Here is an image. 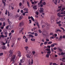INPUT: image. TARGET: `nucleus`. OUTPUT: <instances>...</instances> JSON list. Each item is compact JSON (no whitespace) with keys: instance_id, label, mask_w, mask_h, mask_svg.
I'll list each match as a JSON object with an SVG mask.
<instances>
[{"instance_id":"8fccbe9b","label":"nucleus","mask_w":65,"mask_h":65,"mask_svg":"<svg viewBox=\"0 0 65 65\" xmlns=\"http://www.w3.org/2000/svg\"><path fill=\"white\" fill-rule=\"evenodd\" d=\"M15 18H18V17H19V16H18V15H17L15 16Z\"/></svg>"},{"instance_id":"39448f33","label":"nucleus","mask_w":65,"mask_h":65,"mask_svg":"<svg viewBox=\"0 0 65 65\" xmlns=\"http://www.w3.org/2000/svg\"><path fill=\"white\" fill-rule=\"evenodd\" d=\"M25 61V58H23L22 59H21L20 60V63H24V62Z\"/></svg>"},{"instance_id":"a19ab883","label":"nucleus","mask_w":65,"mask_h":65,"mask_svg":"<svg viewBox=\"0 0 65 65\" xmlns=\"http://www.w3.org/2000/svg\"><path fill=\"white\" fill-rule=\"evenodd\" d=\"M57 15L58 17H60V14L59 13L57 14Z\"/></svg>"},{"instance_id":"423d86ee","label":"nucleus","mask_w":65,"mask_h":65,"mask_svg":"<svg viewBox=\"0 0 65 65\" xmlns=\"http://www.w3.org/2000/svg\"><path fill=\"white\" fill-rule=\"evenodd\" d=\"M43 8L42 7H41L40 8V10H39V12H43Z\"/></svg>"},{"instance_id":"603ef678","label":"nucleus","mask_w":65,"mask_h":65,"mask_svg":"<svg viewBox=\"0 0 65 65\" xmlns=\"http://www.w3.org/2000/svg\"><path fill=\"white\" fill-rule=\"evenodd\" d=\"M32 53L33 54V55H34L35 54V52L34 51H33L32 52Z\"/></svg>"},{"instance_id":"f8f14e48","label":"nucleus","mask_w":65,"mask_h":65,"mask_svg":"<svg viewBox=\"0 0 65 65\" xmlns=\"http://www.w3.org/2000/svg\"><path fill=\"white\" fill-rule=\"evenodd\" d=\"M4 1H5V2H6V0H2L3 3L4 4V6H5V5H6V3H5V2Z\"/></svg>"},{"instance_id":"6e6d98bb","label":"nucleus","mask_w":65,"mask_h":65,"mask_svg":"<svg viewBox=\"0 0 65 65\" xmlns=\"http://www.w3.org/2000/svg\"><path fill=\"white\" fill-rule=\"evenodd\" d=\"M47 47L49 48H51V46L50 45H48V46H47L46 47V48H47Z\"/></svg>"},{"instance_id":"0e129e2a","label":"nucleus","mask_w":65,"mask_h":65,"mask_svg":"<svg viewBox=\"0 0 65 65\" xmlns=\"http://www.w3.org/2000/svg\"><path fill=\"white\" fill-rule=\"evenodd\" d=\"M12 34V33L11 32H10L9 34V36H11V35Z\"/></svg>"},{"instance_id":"c756f323","label":"nucleus","mask_w":65,"mask_h":65,"mask_svg":"<svg viewBox=\"0 0 65 65\" xmlns=\"http://www.w3.org/2000/svg\"><path fill=\"white\" fill-rule=\"evenodd\" d=\"M38 31L39 33H42V31H41L40 29H39Z\"/></svg>"},{"instance_id":"69168bd1","label":"nucleus","mask_w":65,"mask_h":65,"mask_svg":"<svg viewBox=\"0 0 65 65\" xmlns=\"http://www.w3.org/2000/svg\"><path fill=\"white\" fill-rule=\"evenodd\" d=\"M14 32V31L13 30H12L11 31V33H13Z\"/></svg>"},{"instance_id":"473e14b6","label":"nucleus","mask_w":65,"mask_h":65,"mask_svg":"<svg viewBox=\"0 0 65 65\" xmlns=\"http://www.w3.org/2000/svg\"><path fill=\"white\" fill-rule=\"evenodd\" d=\"M50 46L51 47H54V46H55V45L53 44H52Z\"/></svg>"},{"instance_id":"1a4fd4ad","label":"nucleus","mask_w":65,"mask_h":65,"mask_svg":"<svg viewBox=\"0 0 65 65\" xmlns=\"http://www.w3.org/2000/svg\"><path fill=\"white\" fill-rule=\"evenodd\" d=\"M4 34L5 35H7V30L5 29L4 30Z\"/></svg>"},{"instance_id":"864d4df0","label":"nucleus","mask_w":65,"mask_h":65,"mask_svg":"<svg viewBox=\"0 0 65 65\" xmlns=\"http://www.w3.org/2000/svg\"><path fill=\"white\" fill-rule=\"evenodd\" d=\"M1 37H3V38H4V37H5V36H4V35H1Z\"/></svg>"},{"instance_id":"052dcab7","label":"nucleus","mask_w":65,"mask_h":65,"mask_svg":"<svg viewBox=\"0 0 65 65\" xmlns=\"http://www.w3.org/2000/svg\"><path fill=\"white\" fill-rule=\"evenodd\" d=\"M0 20L1 21H3V19L1 18H0Z\"/></svg>"},{"instance_id":"72a5a7b5","label":"nucleus","mask_w":65,"mask_h":65,"mask_svg":"<svg viewBox=\"0 0 65 65\" xmlns=\"http://www.w3.org/2000/svg\"><path fill=\"white\" fill-rule=\"evenodd\" d=\"M34 35L35 36H38V34L37 33H35Z\"/></svg>"},{"instance_id":"c85d7f7f","label":"nucleus","mask_w":65,"mask_h":65,"mask_svg":"<svg viewBox=\"0 0 65 65\" xmlns=\"http://www.w3.org/2000/svg\"><path fill=\"white\" fill-rule=\"evenodd\" d=\"M23 10L24 11H28V9H26V8H24V9Z\"/></svg>"},{"instance_id":"a18cd8bd","label":"nucleus","mask_w":65,"mask_h":65,"mask_svg":"<svg viewBox=\"0 0 65 65\" xmlns=\"http://www.w3.org/2000/svg\"><path fill=\"white\" fill-rule=\"evenodd\" d=\"M47 43H48V42L47 41L45 42H44V44H46Z\"/></svg>"},{"instance_id":"f03ea898","label":"nucleus","mask_w":65,"mask_h":65,"mask_svg":"<svg viewBox=\"0 0 65 65\" xmlns=\"http://www.w3.org/2000/svg\"><path fill=\"white\" fill-rule=\"evenodd\" d=\"M15 56L14 55H13L12 56V57H11V61H13L14 60V59H15Z\"/></svg>"},{"instance_id":"e2e57ef3","label":"nucleus","mask_w":65,"mask_h":65,"mask_svg":"<svg viewBox=\"0 0 65 65\" xmlns=\"http://www.w3.org/2000/svg\"><path fill=\"white\" fill-rule=\"evenodd\" d=\"M57 49L56 47H55L53 49L54 50H56V49Z\"/></svg>"},{"instance_id":"f3484780","label":"nucleus","mask_w":65,"mask_h":65,"mask_svg":"<svg viewBox=\"0 0 65 65\" xmlns=\"http://www.w3.org/2000/svg\"><path fill=\"white\" fill-rule=\"evenodd\" d=\"M51 23H53L54 22V20L53 19V18H51Z\"/></svg>"},{"instance_id":"4468645a","label":"nucleus","mask_w":65,"mask_h":65,"mask_svg":"<svg viewBox=\"0 0 65 65\" xmlns=\"http://www.w3.org/2000/svg\"><path fill=\"white\" fill-rule=\"evenodd\" d=\"M2 48L3 50H5V49H6V47L4 46H2Z\"/></svg>"},{"instance_id":"ea45409f","label":"nucleus","mask_w":65,"mask_h":65,"mask_svg":"<svg viewBox=\"0 0 65 65\" xmlns=\"http://www.w3.org/2000/svg\"><path fill=\"white\" fill-rule=\"evenodd\" d=\"M61 23V21H60L59 22H57V24H60Z\"/></svg>"},{"instance_id":"cd10ccee","label":"nucleus","mask_w":65,"mask_h":65,"mask_svg":"<svg viewBox=\"0 0 65 65\" xmlns=\"http://www.w3.org/2000/svg\"><path fill=\"white\" fill-rule=\"evenodd\" d=\"M46 50L48 52H50L51 51V50H50V49H48V48L46 49Z\"/></svg>"},{"instance_id":"09e8293b","label":"nucleus","mask_w":65,"mask_h":65,"mask_svg":"<svg viewBox=\"0 0 65 65\" xmlns=\"http://www.w3.org/2000/svg\"><path fill=\"white\" fill-rule=\"evenodd\" d=\"M3 55V53H1L0 54V56H1L2 55Z\"/></svg>"},{"instance_id":"5701e85b","label":"nucleus","mask_w":65,"mask_h":65,"mask_svg":"<svg viewBox=\"0 0 65 65\" xmlns=\"http://www.w3.org/2000/svg\"><path fill=\"white\" fill-rule=\"evenodd\" d=\"M23 18V17H22V16H20L19 19V20H21V19H22Z\"/></svg>"},{"instance_id":"58836bf2","label":"nucleus","mask_w":65,"mask_h":65,"mask_svg":"<svg viewBox=\"0 0 65 65\" xmlns=\"http://www.w3.org/2000/svg\"><path fill=\"white\" fill-rule=\"evenodd\" d=\"M64 9H65V8H62V9L61 10V11H64Z\"/></svg>"},{"instance_id":"4d7b16f0","label":"nucleus","mask_w":65,"mask_h":65,"mask_svg":"<svg viewBox=\"0 0 65 65\" xmlns=\"http://www.w3.org/2000/svg\"><path fill=\"white\" fill-rule=\"evenodd\" d=\"M60 14H64V12H61L60 13Z\"/></svg>"},{"instance_id":"2f4dec72","label":"nucleus","mask_w":65,"mask_h":65,"mask_svg":"<svg viewBox=\"0 0 65 65\" xmlns=\"http://www.w3.org/2000/svg\"><path fill=\"white\" fill-rule=\"evenodd\" d=\"M51 51H48L47 52V54H49V55H50L51 54Z\"/></svg>"},{"instance_id":"37998d69","label":"nucleus","mask_w":65,"mask_h":65,"mask_svg":"<svg viewBox=\"0 0 65 65\" xmlns=\"http://www.w3.org/2000/svg\"><path fill=\"white\" fill-rule=\"evenodd\" d=\"M53 65H58V64H57L56 63H52Z\"/></svg>"},{"instance_id":"412c9836","label":"nucleus","mask_w":65,"mask_h":65,"mask_svg":"<svg viewBox=\"0 0 65 65\" xmlns=\"http://www.w3.org/2000/svg\"><path fill=\"white\" fill-rule=\"evenodd\" d=\"M8 29H9V30H10V29L11 28V25H8Z\"/></svg>"},{"instance_id":"338daca9","label":"nucleus","mask_w":65,"mask_h":65,"mask_svg":"<svg viewBox=\"0 0 65 65\" xmlns=\"http://www.w3.org/2000/svg\"><path fill=\"white\" fill-rule=\"evenodd\" d=\"M21 5H22V3H20L19 4V6H21Z\"/></svg>"},{"instance_id":"4be33fe9","label":"nucleus","mask_w":65,"mask_h":65,"mask_svg":"<svg viewBox=\"0 0 65 65\" xmlns=\"http://www.w3.org/2000/svg\"><path fill=\"white\" fill-rule=\"evenodd\" d=\"M27 4L28 6V7H30V6L29 5L30 4L29 3V2H27Z\"/></svg>"},{"instance_id":"a878e982","label":"nucleus","mask_w":65,"mask_h":65,"mask_svg":"<svg viewBox=\"0 0 65 65\" xmlns=\"http://www.w3.org/2000/svg\"><path fill=\"white\" fill-rule=\"evenodd\" d=\"M30 40H31V41H34L35 40V39L32 38Z\"/></svg>"},{"instance_id":"9d476101","label":"nucleus","mask_w":65,"mask_h":65,"mask_svg":"<svg viewBox=\"0 0 65 65\" xmlns=\"http://www.w3.org/2000/svg\"><path fill=\"white\" fill-rule=\"evenodd\" d=\"M18 56L19 57H21V52L20 51H19L18 52Z\"/></svg>"},{"instance_id":"7ed1b4c3","label":"nucleus","mask_w":65,"mask_h":65,"mask_svg":"<svg viewBox=\"0 0 65 65\" xmlns=\"http://www.w3.org/2000/svg\"><path fill=\"white\" fill-rule=\"evenodd\" d=\"M9 53H10L9 55V56L10 57H11V56H12V55L13 51H12V50H11L9 51Z\"/></svg>"},{"instance_id":"e433bc0d","label":"nucleus","mask_w":65,"mask_h":65,"mask_svg":"<svg viewBox=\"0 0 65 65\" xmlns=\"http://www.w3.org/2000/svg\"><path fill=\"white\" fill-rule=\"evenodd\" d=\"M60 28L61 29H62V30H63V32H64V31H65V30L64 29V28H63L62 27H60Z\"/></svg>"},{"instance_id":"ddd939ff","label":"nucleus","mask_w":65,"mask_h":65,"mask_svg":"<svg viewBox=\"0 0 65 65\" xmlns=\"http://www.w3.org/2000/svg\"><path fill=\"white\" fill-rule=\"evenodd\" d=\"M7 21H8V22L9 23V24H12V23L11 21H9V19H8Z\"/></svg>"},{"instance_id":"680f3d73","label":"nucleus","mask_w":65,"mask_h":65,"mask_svg":"<svg viewBox=\"0 0 65 65\" xmlns=\"http://www.w3.org/2000/svg\"><path fill=\"white\" fill-rule=\"evenodd\" d=\"M43 43H41V44H40V46H42V45H43Z\"/></svg>"},{"instance_id":"79ce46f5","label":"nucleus","mask_w":65,"mask_h":65,"mask_svg":"<svg viewBox=\"0 0 65 65\" xmlns=\"http://www.w3.org/2000/svg\"><path fill=\"white\" fill-rule=\"evenodd\" d=\"M61 55H64V53H63V52H62L61 53Z\"/></svg>"},{"instance_id":"aec40b11","label":"nucleus","mask_w":65,"mask_h":65,"mask_svg":"<svg viewBox=\"0 0 65 65\" xmlns=\"http://www.w3.org/2000/svg\"><path fill=\"white\" fill-rule=\"evenodd\" d=\"M46 29H47V30H49V27H48V25L46 24Z\"/></svg>"},{"instance_id":"7c9ffc66","label":"nucleus","mask_w":65,"mask_h":65,"mask_svg":"<svg viewBox=\"0 0 65 65\" xmlns=\"http://www.w3.org/2000/svg\"><path fill=\"white\" fill-rule=\"evenodd\" d=\"M25 50L26 51H27V50H28V46L25 47Z\"/></svg>"},{"instance_id":"4c0bfd02","label":"nucleus","mask_w":65,"mask_h":65,"mask_svg":"<svg viewBox=\"0 0 65 65\" xmlns=\"http://www.w3.org/2000/svg\"><path fill=\"white\" fill-rule=\"evenodd\" d=\"M48 44H52V42L50 41L49 42H48Z\"/></svg>"},{"instance_id":"f704fd0d","label":"nucleus","mask_w":65,"mask_h":65,"mask_svg":"<svg viewBox=\"0 0 65 65\" xmlns=\"http://www.w3.org/2000/svg\"><path fill=\"white\" fill-rule=\"evenodd\" d=\"M7 10H6V13H5V14H6V15H7Z\"/></svg>"},{"instance_id":"5fc2aeb1","label":"nucleus","mask_w":65,"mask_h":65,"mask_svg":"<svg viewBox=\"0 0 65 65\" xmlns=\"http://www.w3.org/2000/svg\"><path fill=\"white\" fill-rule=\"evenodd\" d=\"M43 36H44V37H45L46 36L45 34H44V33H43Z\"/></svg>"},{"instance_id":"a211bd4d","label":"nucleus","mask_w":65,"mask_h":65,"mask_svg":"<svg viewBox=\"0 0 65 65\" xmlns=\"http://www.w3.org/2000/svg\"><path fill=\"white\" fill-rule=\"evenodd\" d=\"M63 38V37L62 35H61L60 37L58 39L59 40H61Z\"/></svg>"},{"instance_id":"bf43d9fd","label":"nucleus","mask_w":65,"mask_h":65,"mask_svg":"<svg viewBox=\"0 0 65 65\" xmlns=\"http://www.w3.org/2000/svg\"><path fill=\"white\" fill-rule=\"evenodd\" d=\"M38 1H34V2L35 3H37L38 2Z\"/></svg>"},{"instance_id":"0eeeda50","label":"nucleus","mask_w":65,"mask_h":65,"mask_svg":"<svg viewBox=\"0 0 65 65\" xmlns=\"http://www.w3.org/2000/svg\"><path fill=\"white\" fill-rule=\"evenodd\" d=\"M27 36H28L29 37H31V38H34V36L33 35H32V34H30V35H27Z\"/></svg>"},{"instance_id":"9b49d317","label":"nucleus","mask_w":65,"mask_h":65,"mask_svg":"<svg viewBox=\"0 0 65 65\" xmlns=\"http://www.w3.org/2000/svg\"><path fill=\"white\" fill-rule=\"evenodd\" d=\"M24 29V28H20V31H19L20 33H21L22 32V31H23V30Z\"/></svg>"},{"instance_id":"2eb2a0df","label":"nucleus","mask_w":65,"mask_h":65,"mask_svg":"<svg viewBox=\"0 0 65 65\" xmlns=\"http://www.w3.org/2000/svg\"><path fill=\"white\" fill-rule=\"evenodd\" d=\"M61 7H62L61 6H60L58 7V8H60V9H58L57 11H59L60 10H61Z\"/></svg>"},{"instance_id":"49530a36","label":"nucleus","mask_w":65,"mask_h":65,"mask_svg":"<svg viewBox=\"0 0 65 65\" xmlns=\"http://www.w3.org/2000/svg\"><path fill=\"white\" fill-rule=\"evenodd\" d=\"M4 27L5 26V23L4 22L3 23Z\"/></svg>"},{"instance_id":"6e6552de","label":"nucleus","mask_w":65,"mask_h":65,"mask_svg":"<svg viewBox=\"0 0 65 65\" xmlns=\"http://www.w3.org/2000/svg\"><path fill=\"white\" fill-rule=\"evenodd\" d=\"M37 6L36 5H34L33 6V8L34 10H37V8L36 7Z\"/></svg>"},{"instance_id":"dca6fc26","label":"nucleus","mask_w":65,"mask_h":65,"mask_svg":"<svg viewBox=\"0 0 65 65\" xmlns=\"http://www.w3.org/2000/svg\"><path fill=\"white\" fill-rule=\"evenodd\" d=\"M53 1H54V3L56 4V5H57V0H53Z\"/></svg>"},{"instance_id":"774afa93","label":"nucleus","mask_w":65,"mask_h":65,"mask_svg":"<svg viewBox=\"0 0 65 65\" xmlns=\"http://www.w3.org/2000/svg\"><path fill=\"white\" fill-rule=\"evenodd\" d=\"M63 38L65 39V35H63Z\"/></svg>"},{"instance_id":"13d9d810","label":"nucleus","mask_w":65,"mask_h":65,"mask_svg":"<svg viewBox=\"0 0 65 65\" xmlns=\"http://www.w3.org/2000/svg\"><path fill=\"white\" fill-rule=\"evenodd\" d=\"M25 41L26 42H27V41H28V39L27 38L25 40Z\"/></svg>"},{"instance_id":"6ab92c4d","label":"nucleus","mask_w":65,"mask_h":65,"mask_svg":"<svg viewBox=\"0 0 65 65\" xmlns=\"http://www.w3.org/2000/svg\"><path fill=\"white\" fill-rule=\"evenodd\" d=\"M33 63V59H31V63H29L28 64V65H32V64Z\"/></svg>"},{"instance_id":"20e7f679","label":"nucleus","mask_w":65,"mask_h":65,"mask_svg":"<svg viewBox=\"0 0 65 65\" xmlns=\"http://www.w3.org/2000/svg\"><path fill=\"white\" fill-rule=\"evenodd\" d=\"M24 22H21L19 24V26L22 27V26H24Z\"/></svg>"},{"instance_id":"b1692460","label":"nucleus","mask_w":65,"mask_h":65,"mask_svg":"<svg viewBox=\"0 0 65 65\" xmlns=\"http://www.w3.org/2000/svg\"><path fill=\"white\" fill-rule=\"evenodd\" d=\"M56 32H61V30H60V29H57L56 30Z\"/></svg>"},{"instance_id":"393cba45","label":"nucleus","mask_w":65,"mask_h":65,"mask_svg":"<svg viewBox=\"0 0 65 65\" xmlns=\"http://www.w3.org/2000/svg\"><path fill=\"white\" fill-rule=\"evenodd\" d=\"M37 26L38 28H40V27H39V24H38V22L37 23Z\"/></svg>"},{"instance_id":"bb28decb","label":"nucleus","mask_w":65,"mask_h":65,"mask_svg":"<svg viewBox=\"0 0 65 65\" xmlns=\"http://www.w3.org/2000/svg\"><path fill=\"white\" fill-rule=\"evenodd\" d=\"M31 19L32 21H34V18H33V17L32 16L31 17Z\"/></svg>"},{"instance_id":"de8ad7c7","label":"nucleus","mask_w":65,"mask_h":65,"mask_svg":"<svg viewBox=\"0 0 65 65\" xmlns=\"http://www.w3.org/2000/svg\"><path fill=\"white\" fill-rule=\"evenodd\" d=\"M29 24H31V23L32 22V21L31 20H29Z\"/></svg>"},{"instance_id":"c9c22d12","label":"nucleus","mask_w":65,"mask_h":65,"mask_svg":"<svg viewBox=\"0 0 65 65\" xmlns=\"http://www.w3.org/2000/svg\"><path fill=\"white\" fill-rule=\"evenodd\" d=\"M46 41L47 42H48V41H50V40L48 39H46Z\"/></svg>"},{"instance_id":"c03bdc74","label":"nucleus","mask_w":65,"mask_h":65,"mask_svg":"<svg viewBox=\"0 0 65 65\" xmlns=\"http://www.w3.org/2000/svg\"><path fill=\"white\" fill-rule=\"evenodd\" d=\"M42 4L43 5H45V4H46V3H45V2H44L43 3H42Z\"/></svg>"},{"instance_id":"f257e3e1","label":"nucleus","mask_w":65,"mask_h":65,"mask_svg":"<svg viewBox=\"0 0 65 65\" xmlns=\"http://www.w3.org/2000/svg\"><path fill=\"white\" fill-rule=\"evenodd\" d=\"M27 53V54H26V56L28 58H32V56L31 55V54L30 53H31V52H30L29 51H28V52Z\"/></svg>"},{"instance_id":"3c124183","label":"nucleus","mask_w":65,"mask_h":65,"mask_svg":"<svg viewBox=\"0 0 65 65\" xmlns=\"http://www.w3.org/2000/svg\"><path fill=\"white\" fill-rule=\"evenodd\" d=\"M46 57L47 58H48L49 57V55L48 54L46 55Z\"/></svg>"}]
</instances>
